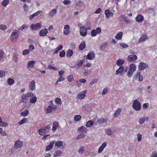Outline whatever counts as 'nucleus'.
<instances>
[{
    "label": "nucleus",
    "mask_w": 157,
    "mask_h": 157,
    "mask_svg": "<svg viewBox=\"0 0 157 157\" xmlns=\"http://www.w3.org/2000/svg\"><path fill=\"white\" fill-rule=\"evenodd\" d=\"M62 154V152L60 150H57L53 154V156L56 157L59 156L60 155Z\"/></svg>",
    "instance_id": "58836bf2"
},
{
    "label": "nucleus",
    "mask_w": 157,
    "mask_h": 157,
    "mask_svg": "<svg viewBox=\"0 0 157 157\" xmlns=\"http://www.w3.org/2000/svg\"><path fill=\"white\" fill-rule=\"evenodd\" d=\"M14 82V81L13 80L10 78H9L7 80V83L10 85H12Z\"/></svg>",
    "instance_id": "a19ab883"
},
{
    "label": "nucleus",
    "mask_w": 157,
    "mask_h": 157,
    "mask_svg": "<svg viewBox=\"0 0 157 157\" xmlns=\"http://www.w3.org/2000/svg\"><path fill=\"white\" fill-rule=\"evenodd\" d=\"M94 124V122L92 120H90L87 122L86 124V126L87 127H89L92 126Z\"/></svg>",
    "instance_id": "c9c22d12"
},
{
    "label": "nucleus",
    "mask_w": 157,
    "mask_h": 157,
    "mask_svg": "<svg viewBox=\"0 0 157 157\" xmlns=\"http://www.w3.org/2000/svg\"><path fill=\"white\" fill-rule=\"evenodd\" d=\"M133 109L136 111H138L141 109V104L137 100H134L132 104Z\"/></svg>",
    "instance_id": "7ed1b4c3"
},
{
    "label": "nucleus",
    "mask_w": 157,
    "mask_h": 157,
    "mask_svg": "<svg viewBox=\"0 0 157 157\" xmlns=\"http://www.w3.org/2000/svg\"><path fill=\"white\" fill-rule=\"evenodd\" d=\"M85 62V59H83L81 60L77 61L76 63V65L78 66V68H80L84 62Z\"/></svg>",
    "instance_id": "7c9ffc66"
},
{
    "label": "nucleus",
    "mask_w": 157,
    "mask_h": 157,
    "mask_svg": "<svg viewBox=\"0 0 157 157\" xmlns=\"http://www.w3.org/2000/svg\"><path fill=\"white\" fill-rule=\"evenodd\" d=\"M4 53L2 50L0 51V61H1L3 59V57Z\"/></svg>",
    "instance_id": "13d9d810"
},
{
    "label": "nucleus",
    "mask_w": 157,
    "mask_h": 157,
    "mask_svg": "<svg viewBox=\"0 0 157 157\" xmlns=\"http://www.w3.org/2000/svg\"><path fill=\"white\" fill-rule=\"evenodd\" d=\"M78 130L81 132H86L88 131V129L86 127L81 126L78 129Z\"/></svg>",
    "instance_id": "cd10ccee"
},
{
    "label": "nucleus",
    "mask_w": 157,
    "mask_h": 157,
    "mask_svg": "<svg viewBox=\"0 0 157 157\" xmlns=\"http://www.w3.org/2000/svg\"><path fill=\"white\" fill-rule=\"evenodd\" d=\"M76 5L81 7H83L84 5L82 2L81 1H78L76 3Z\"/></svg>",
    "instance_id": "37998d69"
},
{
    "label": "nucleus",
    "mask_w": 157,
    "mask_h": 157,
    "mask_svg": "<svg viewBox=\"0 0 157 157\" xmlns=\"http://www.w3.org/2000/svg\"><path fill=\"white\" fill-rule=\"evenodd\" d=\"M56 13H57L56 9H53L49 13V16L51 17H52L56 14Z\"/></svg>",
    "instance_id": "bb28decb"
},
{
    "label": "nucleus",
    "mask_w": 157,
    "mask_h": 157,
    "mask_svg": "<svg viewBox=\"0 0 157 157\" xmlns=\"http://www.w3.org/2000/svg\"><path fill=\"white\" fill-rule=\"evenodd\" d=\"M80 34L82 36H85L87 34L86 28L84 26H82L80 28Z\"/></svg>",
    "instance_id": "6e6552de"
},
{
    "label": "nucleus",
    "mask_w": 157,
    "mask_h": 157,
    "mask_svg": "<svg viewBox=\"0 0 157 157\" xmlns=\"http://www.w3.org/2000/svg\"><path fill=\"white\" fill-rule=\"evenodd\" d=\"M148 39V36L146 34H142L140 38L138 41L140 43L145 41Z\"/></svg>",
    "instance_id": "2eb2a0df"
},
{
    "label": "nucleus",
    "mask_w": 157,
    "mask_h": 157,
    "mask_svg": "<svg viewBox=\"0 0 157 157\" xmlns=\"http://www.w3.org/2000/svg\"><path fill=\"white\" fill-rule=\"evenodd\" d=\"M70 26L69 25H65L63 28V34L66 35H68L70 33Z\"/></svg>",
    "instance_id": "f8f14e48"
},
{
    "label": "nucleus",
    "mask_w": 157,
    "mask_h": 157,
    "mask_svg": "<svg viewBox=\"0 0 157 157\" xmlns=\"http://www.w3.org/2000/svg\"><path fill=\"white\" fill-rule=\"evenodd\" d=\"M9 0H4L2 2V5L4 7L6 6L9 3Z\"/></svg>",
    "instance_id": "e433bc0d"
},
{
    "label": "nucleus",
    "mask_w": 157,
    "mask_h": 157,
    "mask_svg": "<svg viewBox=\"0 0 157 157\" xmlns=\"http://www.w3.org/2000/svg\"><path fill=\"white\" fill-rule=\"evenodd\" d=\"M137 56L134 55H129L128 57V60L129 61L131 62L137 59Z\"/></svg>",
    "instance_id": "4be33fe9"
},
{
    "label": "nucleus",
    "mask_w": 157,
    "mask_h": 157,
    "mask_svg": "<svg viewBox=\"0 0 157 157\" xmlns=\"http://www.w3.org/2000/svg\"><path fill=\"white\" fill-rule=\"evenodd\" d=\"M84 151V149L83 147H80L79 150H78V152L82 154Z\"/></svg>",
    "instance_id": "3c124183"
},
{
    "label": "nucleus",
    "mask_w": 157,
    "mask_h": 157,
    "mask_svg": "<svg viewBox=\"0 0 157 157\" xmlns=\"http://www.w3.org/2000/svg\"><path fill=\"white\" fill-rule=\"evenodd\" d=\"M86 96V94L84 93V92H81L78 94L76 98L78 99L81 100L84 99Z\"/></svg>",
    "instance_id": "f3484780"
},
{
    "label": "nucleus",
    "mask_w": 157,
    "mask_h": 157,
    "mask_svg": "<svg viewBox=\"0 0 157 157\" xmlns=\"http://www.w3.org/2000/svg\"><path fill=\"white\" fill-rule=\"evenodd\" d=\"M23 146V143L20 140L16 141L14 144V147L17 149L21 148Z\"/></svg>",
    "instance_id": "4468645a"
},
{
    "label": "nucleus",
    "mask_w": 157,
    "mask_h": 157,
    "mask_svg": "<svg viewBox=\"0 0 157 157\" xmlns=\"http://www.w3.org/2000/svg\"><path fill=\"white\" fill-rule=\"evenodd\" d=\"M56 109V107L55 105L48 106L46 110V113H50L53 110H55Z\"/></svg>",
    "instance_id": "ddd939ff"
},
{
    "label": "nucleus",
    "mask_w": 157,
    "mask_h": 157,
    "mask_svg": "<svg viewBox=\"0 0 157 157\" xmlns=\"http://www.w3.org/2000/svg\"><path fill=\"white\" fill-rule=\"evenodd\" d=\"M26 97L28 98H30L32 96H34V95L33 93L32 92H28L26 94H25Z\"/></svg>",
    "instance_id": "864d4df0"
},
{
    "label": "nucleus",
    "mask_w": 157,
    "mask_h": 157,
    "mask_svg": "<svg viewBox=\"0 0 157 157\" xmlns=\"http://www.w3.org/2000/svg\"><path fill=\"white\" fill-rule=\"evenodd\" d=\"M106 134L109 136H110L112 134V132L110 129H107L106 131Z\"/></svg>",
    "instance_id": "5fc2aeb1"
},
{
    "label": "nucleus",
    "mask_w": 157,
    "mask_h": 157,
    "mask_svg": "<svg viewBox=\"0 0 157 157\" xmlns=\"http://www.w3.org/2000/svg\"><path fill=\"white\" fill-rule=\"evenodd\" d=\"M29 50H24L22 54L24 55L28 54L29 52Z\"/></svg>",
    "instance_id": "0e129e2a"
},
{
    "label": "nucleus",
    "mask_w": 157,
    "mask_h": 157,
    "mask_svg": "<svg viewBox=\"0 0 157 157\" xmlns=\"http://www.w3.org/2000/svg\"><path fill=\"white\" fill-rule=\"evenodd\" d=\"M135 19L138 22H141L143 21L144 17L142 15L139 14L136 17Z\"/></svg>",
    "instance_id": "412c9836"
},
{
    "label": "nucleus",
    "mask_w": 157,
    "mask_h": 157,
    "mask_svg": "<svg viewBox=\"0 0 157 157\" xmlns=\"http://www.w3.org/2000/svg\"><path fill=\"white\" fill-rule=\"evenodd\" d=\"M101 29L99 27H97L96 29H93L91 31V34L92 36H96L97 34L101 33Z\"/></svg>",
    "instance_id": "1a4fd4ad"
},
{
    "label": "nucleus",
    "mask_w": 157,
    "mask_h": 157,
    "mask_svg": "<svg viewBox=\"0 0 157 157\" xmlns=\"http://www.w3.org/2000/svg\"><path fill=\"white\" fill-rule=\"evenodd\" d=\"M35 63V61L34 60H32L29 62L27 63V67L28 68L33 67Z\"/></svg>",
    "instance_id": "c756f323"
},
{
    "label": "nucleus",
    "mask_w": 157,
    "mask_h": 157,
    "mask_svg": "<svg viewBox=\"0 0 157 157\" xmlns=\"http://www.w3.org/2000/svg\"><path fill=\"white\" fill-rule=\"evenodd\" d=\"M27 119L26 118H23L21 121L18 122V124L19 125H21L25 123L27 121Z\"/></svg>",
    "instance_id": "49530a36"
},
{
    "label": "nucleus",
    "mask_w": 157,
    "mask_h": 157,
    "mask_svg": "<svg viewBox=\"0 0 157 157\" xmlns=\"http://www.w3.org/2000/svg\"><path fill=\"white\" fill-rule=\"evenodd\" d=\"M13 59L15 62H17L18 61V55L16 54H14L13 56Z\"/></svg>",
    "instance_id": "6e6d98bb"
},
{
    "label": "nucleus",
    "mask_w": 157,
    "mask_h": 157,
    "mask_svg": "<svg viewBox=\"0 0 157 157\" xmlns=\"http://www.w3.org/2000/svg\"><path fill=\"white\" fill-rule=\"evenodd\" d=\"M107 118H101L98 120V121H97V122L98 123H99L101 124H103L105 123H106L107 121Z\"/></svg>",
    "instance_id": "2f4dec72"
},
{
    "label": "nucleus",
    "mask_w": 157,
    "mask_h": 157,
    "mask_svg": "<svg viewBox=\"0 0 157 157\" xmlns=\"http://www.w3.org/2000/svg\"><path fill=\"white\" fill-rule=\"evenodd\" d=\"M8 124L6 122H3L2 121V119L0 117V127H6L7 126Z\"/></svg>",
    "instance_id": "473e14b6"
},
{
    "label": "nucleus",
    "mask_w": 157,
    "mask_h": 157,
    "mask_svg": "<svg viewBox=\"0 0 157 157\" xmlns=\"http://www.w3.org/2000/svg\"><path fill=\"white\" fill-rule=\"evenodd\" d=\"M28 100V98L25 95V94H22L21 96V100L20 102L21 103H27Z\"/></svg>",
    "instance_id": "a211bd4d"
},
{
    "label": "nucleus",
    "mask_w": 157,
    "mask_h": 157,
    "mask_svg": "<svg viewBox=\"0 0 157 157\" xmlns=\"http://www.w3.org/2000/svg\"><path fill=\"white\" fill-rule=\"evenodd\" d=\"M148 67V65L147 64L144 63H140L138 66V70L139 71H143L146 68Z\"/></svg>",
    "instance_id": "9b49d317"
},
{
    "label": "nucleus",
    "mask_w": 157,
    "mask_h": 157,
    "mask_svg": "<svg viewBox=\"0 0 157 157\" xmlns=\"http://www.w3.org/2000/svg\"><path fill=\"white\" fill-rule=\"evenodd\" d=\"M63 143L61 141H58L56 142L55 146L60 148H63L64 147V146L63 145Z\"/></svg>",
    "instance_id": "6ab92c4d"
},
{
    "label": "nucleus",
    "mask_w": 157,
    "mask_h": 157,
    "mask_svg": "<svg viewBox=\"0 0 157 157\" xmlns=\"http://www.w3.org/2000/svg\"><path fill=\"white\" fill-rule=\"evenodd\" d=\"M81 118V115H76L74 117V119L75 121H78L80 120Z\"/></svg>",
    "instance_id": "79ce46f5"
},
{
    "label": "nucleus",
    "mask_w": 157,
    "mask_h": 157,
    "mask_svg": "<svg viewBox=\"0 0 157 157\" xmlns=\"http://www.w3.org/2000/svg\"><path fill=\"white\" fill-rule=\"evenodd\" d=\"M108 45V43L107 42H104L100 45V48H105L107 47Z\"/></svg>",
    "instance_id": "de8ad7c7"
},
{
    "label": "nucleus",
    "mask_w": 157,
    "mask_h": 157,
    "mask_svg": "<svg viewBox=\"0 0 157 157\" xmlns=\"http://www.w3.org/2000/svg\"><path fill=\"white\" fill-rule=\"evenodd\" d=\"M73 54V52L72 50H68L66 52L67 56L68 57H70Z\"/></svg>",
    "instance_id": "f704fd0d"
},
{
    "label": "nucleus",
    "mask_w": 157,
    "mask_h": 157,
    "mask_svg": "<svg viewBox=\"0 0 157 157\" xmlns=\"http://www.w3.org/2000/svg\"><path fill=\"white\" fill-rule=\"evenodd\" d=\"M86 47V44L84 41H83L79 45V49H83Z\"/></svg>",
    "instance_id": "a18cd8bd"
},
{
    "label": "nucleus",
    "mask_w": 157,
    "mask_h": 157,
    "mask_svg": "<svg viewBox=\"0 0 157 157\" xmlns=\"http://www.w3.org/2000/svg\"><path fill=\"white\" fill-rule=\"evenodd\" d=\"M54 144V141H52L50 142V144L49 145H48L45 149L46 151H50L53 147V146Z\"/></svg>",
    "instance_id": "5701e85b"
},
{
    "label": "nucleus",
    "mask_w": 157,
    "mask_h": 157,
    "mask_svg": "<svg viewBox=\"0 0 157 157\" xmlns=\"http://www.w3.org/2000/svg\"><path fill=\"white\" fill-rule=\"evenodd\" d=\"M123 36V33L120 32L118 33L115 36V38L117 40H121Z\"/></svg>",
    "instance_id": "c85d7f7f"
},
{
    "label": "nucleus",
    "mask_w": 157,
    "mask_h": 157,
    "mask_svg": "<svg viewBox=\"0 0 157 157\" xmlns=\"http://www.w3.org/2000/svg\"><path fill=\"white\" fill-rule=\"evenodd\" d=\"M48 33V31L47 29H44L41 30L39 32V35L41 36H45Z\"/></svg>",
    "instance_id": "aec40b11"
},
{
    "label": "nucleus",
    "mask_w": 157,
    "mask_h": 157,
    "mask_svg": "<svg viewBox=\"0 0 157 157\" xmlns=\"http://www.w3.org/2000/svg\"><path fill=\"white\" fill-rule=\"evenodd\" d=\"M136 70V66L133 64L130 65L129 70L128 72L127 76L128 78H131L134 72Z\"/></svg>",
    "instance_id": "f03ea898"
},
{
    "label": "nucleus",
    "mask_w": 157,
    "mask_h": 157,
    "mask_svg": "<svg viewBox=\"0 0 157 157\" xmlns=\"http://www.w3.org/2000/svg\"><path fill=\"white\" fill-rule=\"evenodd\" d=\"M50 128L51 127L48 124L46 126L42 127L38 130V133L40 135L44 136L48 132L49 130L50 129Z\"/></svg>",
    "instance_id": "f257e3e1"
},
{
    "label": "nucleus",
    "mask_w": 157,
    "mask_h": 157,
    "mask_svg": "<svg viewBox=\"0 0 157 157\" xmlns=\"http://www.w3.org/2000/svg\"><path fill=\"white\" fill-rule=\"evenodd\" d=\"M71 3V2L69 0H65L63 2V3L64 5H69Z\"/></svg>",
    "instance_id": "8fccbe9b"
},
{
    "label": "nucleus",
    "mask_w": 157,
    "mask_h": 157,
    "mask_svg": "<svg viewBox=\"0 0 157 157\" xmlns=\"http://www.w3.org/2000/svg\"><path fill=\"white\" fill-rule=\"evenodd\" d=\"M29 114V110L28 109H25L24 111L21 113V115L23 117L27 116Z\"/></svg>",
    "instance_id": "4c0bfd02"
},
{
    "label": "nucleus",
    "mask_w": 157,
    "mask_h": 157,
    "mask_svg": "<svg viewBox=\"0 0 157 157\" xmlns=\"http://www.w3.org/2000/svg\"><path fill=\"white\" fill-rule=\"evenodd\" d=\"M121 111V109L120 108H118L115 111V113L113 114V117H118L120 115V114Z\"/></svg>",
    "instance_id": "393cba45"
},
{
    "label": "nucleus",
    "mask_w": 157,
    "mask_h": 157,
    "mask_svg": "<svg viewBox=\"0 0 157 157\" xmlns=\"http://www.w3.org/2000/svg\"><path fill=\"white\" fill-rule=\"evenodd\" d=\"M65 51L63 50L60 52L59 56L61 57H63L65 56Z\"/></svg>",
    "instance_id": "bf43d9fd"
},
{
    "label": "nucleus",
    "mask_w": 157,
    "mask_h": 157,
    "mask_svg": "<svg viewBox=\"0 0 157 157\" xmlns=\"http://www.w3.org/2000/svg\"><path fill=\"white\" fill-rule=\"evenodd\" d=\"M86 135L83 134H79L78 135L76 138V139L79 140L81 138H82L85 137Z\"/></svg>",
    "instance_id": "09e8293b"
},
{
    "label": "nucleus",
    "mask_w": 157,
    "mask_h": 157,
    "mask_svg": "<svg viewBox=\"0 0 157 157\" xmlns=\"http://www.w3.org/2000/svg\"><path fill=\"white\" fill-rule=\"evenodd\" d=\"M128 70V68L127 67H124L123 66L120 67L119 69L116 71V74L117 75H118L120 74L122 75L123 73H124L127 72Z\"/></svg>",
    "instance_id": "39448f33"
},
{
    "label": "nucleus",
    "mask_w": 157,
    "mask_h": 157,
    "mask_svg": "<svg viewBox=\"0 0 157 157\" xmlns=\"http://www.w3.org/2000/svg\"><path fill=\"white\" fill-rule=\"evenodd\" d=\"M151 157H157V153L156 152H153Z\"/></svg>",
    "instance_id": "774afa93"
},
{
    "label": "nucleus",
    "mask_w": 157,
    "mask_h": 157,
    "mask_svg": "<svg viewBox=\"0 0 157 157\" xmlns=\"http://www.w3.org/2000/svg\"><path fill=\"white\" fill-rule=\"evenodd\" d=\"M42 27V23H37L35 24H32L30 25V29L33 30H37L40 29Z\"/></svg>",
    "instance_id": "423d86ee"
},
{
    "label": "nucleus",
    "mask_w": 157,
    "mask_h": 157,
    "mask_svg": "<svg viewBox=\"0 0 157 157\" xmlns=\"http://www.w3.org/2000/svg\"><path fill=\"white\" fill-rule=\"evenodd\" d=\"M5 72L3 71H0V77H5Z\"/></svg>",
    "instance_id": "680f3d73"
},
{
    "label": "nucleus",
    "mask_w": 157,
    "mask_h": 157,
    "mask_svg": "<svg viewBox=\"0 0 157 157\" xmlns=\"http://www.w3.org/2000/svg\"><path fill=\"white\" fill-rule=\"evenodd\" d=\"M29 90L30 91H34L36 88L35 82L34 80L31 82L29 85Z\"/></svg>",
    "instance_id": "9d476101"
},
{
    "label": "nucleus",
    "mask_w": 157,
    "mask_h": 157,
    "mask_svg": "<svg viewBox=\"0 0 157 157\" xmlns=\"http://www.w3.org/2000/svg\"><path fill=\"white\" fill-rule=\"evenodd\" d=\"M67 79L69 82H70L73 80V76L71 75H69L67 77Z\"/></svg>",
    "instance_id": "e2e57ef3"
},
{
    "label": "nucleus",
    "mask_w": 157,
    "mask_h": 157,
    "mask_svg": "<svg viewBox=\"0 0 157 157\" xmlns=\"http://www.w3.org/2000/svg\"><path fill=\"white\" fill-rule=\"evenodd\" d=\"M95 57V55L94 52H90L89 53L86 57L87 59L91 60L94 59Z\"/></svg>",
    "instance_id": "dca6fc26"
},
{
    "label": "nucleus",
    "mask_w": 157,
    "mask_h": 157,
    "mask_svg": "<svg viewBox=\"0 0 157 157\" xmlns=\"http://www.w3.org/2000/svg\"><path fill=\"white\" fill-rule=\"evenodd\" d=\"M55 102L57 104H61V100L60 98H56L55 100Z\"/></svg>",
    "instance_id": "052dcab7"
},
{
    "label": "nucleus",
    "mask_w": 157,
    "mask_h": 157,
    "mask_svg": "<svg viewBox=\"0 0 157 157\" xmlns=\"http://www.w3.org/2000/svg\"><path fill=\"white\" fill-rule=\"evenodd\" d=\"M23 9L24 11L27 12L29 11L28 6L26 4H25L23 7Z\"/></svg>",
    "instance_id": "603ef678"
},
{
    "label": "nucleus",
    "mask_w": 157,
    "mask_h": 157,
    "mask_svg": "<svg viewBox=\"0 0 157 157\" xmlns=\"http://www.w3.org/2000/svg\"><path fill=\"white\" fill-rule=\"evenodd\" d=\"M137 139L139 141H140L142 140V135L140 134H137Z\"/></svg>",
    "instance_id": "69168bd1"
},
{
    "label": "nucleus",
    "mask_w": 157,
    "mask_h": 157,
    "mask_svg": "<svg viewBox=\"0 0 157 157\" xmlns=\"http://www.w3.org/2000/svg\"><path fill=\"white\" fill-rule=\"evenodd\" d=\"M7 27L6 25L4 24H1L0 25V29L3 30H7Z\"/></svg>",
    "instance_id": "c03bdc74"
},
{
    "label": "nucleus",
    "mask_w": 157,
    "mask_h": 157,
    "mask_svg": "<svg viewBox=\"0 0 157 157\" xmlns=\"http://www.w3.org/2000/svg\"><path fill=\"white\" fill-rule=\"evenodd\" d=\"M37 101V98L36 97H33L30 99V102L32 103H34Z\"/></svg>",
    "instance_id": "ea45409f"
},
{
    "label": "nucleus",
    "mask_w": 157,
    "mask_h": 157,
    "mask_svg": "<svg viewBox=\"0 0 157 157\" xmlns=\"http://www.w3.org/2000/svg\"><path fill=\"white\" fill-rule=\"evenodd\" d=\"M124 63V59H119L116 62V64L120 67L122 66V65Z\"/></svg>",
    "instance_id": "a878e982"
},
{
    "label": "nucleus",
    "mask_w": 157,
    "mask_h": 157,
    "mask_svg": "<svg viewBox=\"0 0 157 157\" xmlns=\"http://www.w3.org/2000/svg\"><path fill=\"white\" fill-rule=\"evenodd\" d=\"M26 27H27L26 25H25V24H24L21 26L19 28V29L21 30H22L24 29L25 28H26Z\"/></svg>",
    "instance_id": "338daca9"
},
{
    "label": "nucleus",
    "mask_w": 157,
    "mask_h": 157,
    "mask_svg": "<svg viewBox=\"0 0 157 157\" xmlns=\"http://www.w3.org/2000/svg\"><path fill=\"white\" fill-rule=\"evenodd\" d=\"M108 88L107 87L105 88L103 91L102 93V95H104L108 92Z\"/></svg>",
    "instance_id": "4d7b16f0"
},
{
    "label": "nucleus",
    "mask_w": 157,
    "mask_h": 157,
    "mask_svg": "<svg viewBox=\"0 0 157 157\" xmlns=\"http://www.w3.org/2000/svg\"><path fill=\"white\" fill-rule=\"evenodd\" d=\"M19 31L16 30H14L11 33V40L12 41H16L19 37Z\"/></svg>",
    "instance_id": "20e7f679"
},
{
    "label": "nucleus",
    "mask_w": 157,
    "mask_h": 157,
    "mask_svg": "<svg viewBox=\"0 0 157 157\" xmlns=\"http://www.w3.org/2000/svg\"><path fill=\"white\" fill-rule=\"evenodd\" d=\"M149 118L148 117H143L140 118L139 119V122L140 124H144L145 121H147L148 120Z\"/></svg>",
    "instance_id": "b1692460"
},
{
    "label": "nucleus",
    "mask_w": 157,
    "mask_h": 157,
    "mask_svg": "<svg viewBox=\"0 0 157 157\" xmlns=\"http://www.w3.org/2000/svg\"><path fill=\"white\" fill-rule=\"evenodd\" d=\"M104 14L106 18L107 19H111L113 15V13L109 9L106 10L105 11Z\"/></svg>",
    "instance_id": "0eeeda50"
},
{
    "label": "nucleus",
    "mask_w": 157,
    "mask_h": 157,
    "mask_svg": "<svg viewBox=\"0 0 157 157\" xmlns=\"http://www.w3.org/2000/svg\"><path fill=\"white\" fill-rule=\"evenodd\" d=\"M58 123L56 121H55L53 122V125L52 128V130L53 131H56L58 127Z\"/></svg>",
    "instance_id": "72a5a7b5"
}]
</instances>
